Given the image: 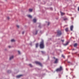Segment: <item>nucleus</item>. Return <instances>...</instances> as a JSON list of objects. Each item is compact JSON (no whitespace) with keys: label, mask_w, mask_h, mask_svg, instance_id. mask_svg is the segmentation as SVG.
<instances>
[{"label":"nucleus","mask_w":79,"mask_h":79,"mask_svg":"<svg viewBox=\"0 0 79 79\" xmlns=\"http://www.w3.org/2000/svg\"><path fill=\"white\" fill-rule=\"evenodd\" d=\"M40 46L41 48H44V41H42L40 42Z\"/></svg>","instance_id":"1"},{"label":"nucleus","mask_w":79,"mask_h":79,"mask_svg":"<svg viewBox=\"0 0 79 79\" xmlns=\"http://www.w3.org/2000/svg\"><path fill=\"white\" fill-rule=\"evenodd\" d=\"M63 70V67H61V66H60V68H58L56 70V71L58 72V71H62Z\"/></svg>","instance_id":"2"},{"label":"nucleus","mask_w":79,"mask_h":79,"mask_svg":"<svg viewBox=\"0 0 79 79\" xmlns=\"http://www.w3.org/2000/svg\"><path fill=\"white\" fill-rule=\"evenodd\" d=\"M61 35V31L58 30L57 31V35L58 36H60Z\"/></svg>","instance_id":"3"},{"label":"nucleus","mask_w":79,"mask_h":79,"mask_svg":"<svg viewBox=\"0 0 79 79\" xmlns=\"http://www.w3.org/2000/svg\"><path fill=\"white\" fill-rule=\"evenodd\" d=\"M35 63L36 64H39V65H40V66H42V64L40 63V62H39L37 61H36Z\"/></svg>","instance_id":"4"},{"label":"nucleus","mask_w":79,"mask_h":79,"mask_svg":"<svg viewBox=\"0 0 79 79\" xmlns=\"http://www.w3.org/2000/svg\"><path fill=\"white\" fill-rule=\"evenodd\" d=\"M58 61V59H56L55 61L54 62V63H57Z\"/></svg>","instance_id":"5"},{"label":"nucleus","mask_w":79,"mask_h":79,"mask_svg":"<svg viewBox=\"0 0 79 79\" xmlns=\"http://www.w3.org/2000/svg\"><path fill=\"white\" fill-rule=\"evenodd\" d=\"M73 27H74L73 25H72L70 26V30L71 31H73Z\"/></svg>","instance_id":"6"},{"label":"nucleus","mask_w":79,"mask_h":79,"mask_svg":"<svg viewBox=\"0 0 79 79\" xmlns=\"http://www.w3.org/2000/svg\"><path fill=\"white\" fill-rule=\"evenodd\" d=\"M21 76H23V75H19L17 76H16V77H17V78H19V77H21Z\"/></svg>","instance_id":"7"},{"label":"nucleus","mask_w":79,"mask_h":79,"mask_svg":"<svg viewBox=\"0 0 79 79\" xmlns=\"http://www.w3.org/2000/svg\"><path fill=\"white\" fill-rule=\"evenodd\" d=\"M37 21V20H36V19H33V21L34 23H36V21Z\"/></svg>","instance_id":"8"},{"label":"nucleus","mask_w":79,"mask_h":79,"mask_svg":"<svg viewBox=\"0 0 79 79\" xmlns=\"http://www.w3.org/2000/svg\"><path fill=\"white\" fill-rule=\"evenodd\" d=\"M61 16H63V15H65V13L63 12H61Z\"/></svg>","instance_id":"9"},{"label":"nucleus","mask_w":79,"mask_h":79,"mask_svg":"<svg viewBox=\"0 0 79 79\" xmlns=\"http://www.w3.org/2000/svg\"><path fill=\"white\" fill-rule=\"evenodd\" d=\"M77 46V44L75 43L74 45V47H76Z\"/></svg>","instance_id":"10"},{"label":"nucleus","mask_w":79,"mask_h":79,"mask_svg":"<svg viewBox=\"0 0 79 79\" xmlns=\"http://www.w3.org/2000/svg\"><path fill=\"white\" fill-rule=\"evenodd\" d=\"M68 44H69V42H67L66 43V44H64V45H65V46H66V45H68Z\"/></svg>","instance_id":"11"},{"label":"nucleus","mask_w":79,"mask_h":79,"mask_svg":"<svg viewBox=\"0 0 79 79\" xmlns=\"http://www.w3.org/2000/svg\"><path fill=\"white\" fill-rule=\"evenodd\" d=\"M13 58H14V56H12L11 57H10V60H11L12 59H13Z\"/></svg>","instance_id":"12"},{"label":"nucleus","mask_w":79,"mask_h":79,"mask_svg":"<svg viewBox=\"0 0 79 79\" xmlns=\"http://www.w3.org/2000/svg\"><path fill=\"white\" fill-rule=\"evenodd\" d=\"M28 17H29V18H32V17L31 15H27Z\"/></svg>","instance_id":"13"},{"label":"nucleus","mask_w":79,"mask_h":79,"mask_svg":"<svg viewBox=\"0 0 79 79\" xmlns=\"http://www.w3.org/2000/svg\"><path fill=\"white\" fill-rule=\"evenodd\" d=\"M64 21H67L68 20V19L67 18H64Z\"/></svg>","instance_id":"14"},{"label":"nucleus","mask_w":79,"mask_h":79,"mask_svg":"<svg viewBox=\"0 0 79 79\" xmlns=\"http://www.w3.org/2000/svg\"><path fill=\"white\" fill-rule=\"evenodd\" d=\"M65 31H66V32H68V28H66L65 29Z\"/></svg>","instance_id":"15"},{"label":"nucleus","mask_w":79,"mask_h":79,"mask_svg":"<svg viewBox=\"0 0 79 79\" xmlns=\"http://www.w3.org/2000/svg\"><path fill=\"white\" fill-rule=\"evenodd\" d=\"M38 45H39V44H38V43H37L36 44V48H37L38 47Z\"/></svg>","instance_id":"16"},{"label":"nucleus","mask_w":79,"mask_h":79,"mask_svg":"<svg viewBox=\"0 0 79 79\" xmlns=\"http://www.w3.org/2000/svg\"><path fill=\"white\" fill-rule=\"evenodd\" d=\"M29 11H30V12H32V9H29Z\"/></svg>","instance_id":"17"},{"label":"nucleus","mask_w":79,"mask_h":79,"mask_svg":"<svg viewBox=\"0 0 79 79\" xmlns=\"http://www.w3.org/2000/svg\"><path fill=\"white\" fill-rule=\"evenodd\" d=\"M11 42H15V40L14 39H12L11 40Z\"/></svg>","instance_id":"18"},{"label":"nucleus","mask_w":79,"mask_h":79,"mask_svg":"<svg viewBox=\"0 0 79 79\" xmlns=\"http://www.w3.org/2000/svg\"><path fill=\"white\" fill-rule=\"evenodd\" d=\"M8 73H11V71L10 70H8L7 72Z\"/></svg>","instance_id":"19"},{"label":"nucleus","mask_w":79,"mask_h":79,"mask_svg":"<svg viewBox=\"0 0 79 79\" xmlns=\"http://www.w3.org/2000/svg\"><path fill=\"white\" fill-rule=\"evenodd\" d=\"M62 57L64 58H65V57H64V55L63 54L62 55Z\"/></svg>","instance_id":"20"},{"label":"nucleus","mask_w":79,"mask_h":79,"mask_svg":"<svg viewBox=\"0 0 79 79\" xmlns=\"http://www.w3.org/2000/svg\"><path fill=\"white\" fill-rule=\"evenodd\" d=\"M37 32H38V31H36V33H35V35H37Z\"/></svg>","instance_id":"21"},{"label":"nucleus","mask_w":79,"mask_h":79,"mask_svg":"<svg viewBox=\"0 0 79 79\" xmlns=\"http://www.w3.org/2000/svg\"><path fill=\"white\" fill-rule=\"evenodd\" d=\"M18 52L19 54H21V52H20V51H18Z\"/></svg>","instance_id":"22"},{"label":"nucleus","mask_w":79,"mask_h":79,"mask_svg":"<svg viewBox=\"0 0 79 79\" xmlns=\"http://www.w3.org/2000/svg\"><path fill=\"white\" fill-rule=\"evenodd\" d=\"M29 65L30 66V67H32V65L31 64H29Z\"/></svg>","instance_id":"23"},{"label":"nucleus","mask_w":79,"mask_h":79,"mask_svg":"<svg viewBox=\"0 0 79 79\" xmlns=\"http://www.w3.org/2000/svg\"><path fill=\"white\" fill-rule=\"evenodd\" d=\"M17 27H18V28H19V25H17Z\"/></svg>","instance_id":"24"},{"label":"nucleus","mask_w":79,"mask_h":79,"mask_svg":"<svg viewBox=\"0 0 79 79\" xmlns=\"http://www.w3.org/2000/svg\"><path fill=\"white\" fill-rule=\"evenodd\" d=\"M50 22H48V26H49V25H50Z\"/></svg>","instance_id":"25"},{"label":"nucleus","mask_w":79,"mask_h":79,"mask_svg":"<svg viewBox=\"0 0 79 79\" xmlns=\"http://www.w3.org/2000/svg\"><path fill=\"white\" fill-rule=\"evenodd\" d=\"M24 34V31H23L22 32V34Z\"/></svg>","instance_id":"26"},{"label":"nucleus","mask_w":79,"mask_h":79,"mask_svg":"<svg viewBox=\"0 0 79 79\" xmlns=\"http://www.w3.org/2000/svg\"><path fill=\"white\" fill-rule=\"evenodd\" d=\"M8 19H10V18L9 17H7Z\"/></svg>","instance_id":"27"},{"label":"nucleus","mask_w":79,"mask_h":79,"mask_svg":"<svg viewBox=\"0 0 79 79\" xmlns=\"http://www.w3.org/2000/svg\"><path fill=\"white\" fill-rule=\"evenodd\" d=\"M42 53H44V51H41Z\"/></svg>","instance_id":"28"},{"label":"nucleus","mask_w":79,"mask_h":79,"mask_svg":"<svg viewBox=\"0 0 79 79\" xmlns=\"http://www.w3.org/2000/svg\"><path fill=\"white\" fill-rule=\"evenodd\" d=\"M8 47L10 48H11V47L10 46H8Z\"/></svg>","instance_id":"29"},{"label":"nucleus","mask_w":79,"mask_h":79,"mask_svg":"<svg viewBox=\"0 0 79 79\" xmlns=\"http://www.w3.org/2000/svg\"><path fill=\"white\" fill-rule=\"evenodd\" d=\"M51 10H53V9H52V8H51Z\"/></svg>","instance_id":"30"},{"label":"nucleus","mask_w":79,"mask_h":79,"mask_svg":"<svg viewBox=\"0 0 79 79\" xmlns=\"http://www.w3.org/2000/svg\"><path fill=\"white\" fill-rule=\"evenodd\" d=\"M78 11H79V7L78 8Z\"/></svg>","instance_id":"31"},{"label":"nucleus","mask_w":79,"mask_h":79,"mask_svg":"<svg viewBox=\"0 0 79 79\" xmlns=\"http://www.w3.org/2000/svg\"><path fill=\"white\" fill-rule=\"evenodd\" d=\"M61 41H62L63 42H64V40H61Z\"/></svg>","instance_id":"32"},{"label":"nucleus","mask_w":79,"mask_h":79,"mask_svg":"<svg viewBox=\"0 0 79 79\" xmlns=\"http://www.w3.org/2000/svg\"><path fill=\"white\" fill-rule=\"evenodd\" d=\"M53 58H54V59H55V57H53Z\"/></svg>","instance_id":"33"},{"label":"nucleus","mask_w":79,"mask_h":79,"mask_svg":"<svg viewBox=\"0 0 79 79\" xmlns=\"http://www.w3.org/2000/svg\"><path fill=\"white\" fill-rule=\"evenodd\" d=\"M73 50H74V49H73Z\"/></svg>","instance_id":"34"},{"label":"nucleus","mask_w":79,"mask_h":79,"mask_svg":"<svg viewBox=\"0 0 79 79\" xmlns=\"http://www.w3.org/2000/svg\"><path fill=\"white\" fill-rule=\"evenodd\" d=\"M68 63H70V62H68Z\"/></svg>","instance_id":"35"}]
</instances>
